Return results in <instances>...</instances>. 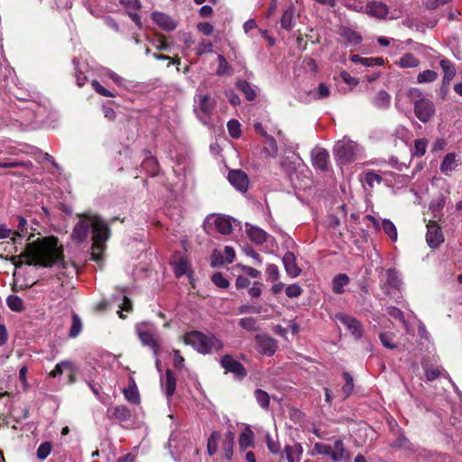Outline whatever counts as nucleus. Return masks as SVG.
I'll list each match as a JSON object with an SVG mask.
<instances>
[{"instance_id":"40","label":"nucleus","mask_w":462,"mask_h":462,"mask_svg":"<svg viewBox=\"0 0 462 462\" xmlns=\"http://www.w3.org/2000/svg\"><path fill=\"white\" fill-rule=\"evenodd\" d=\"M383 232L390 237L393 242H395L398 237V233L395 225L389 219H383L382 222Z\"/></svg>"},{"instance_id":"55","label":"nucleus","mask_w":462,"mask_h":462,"mask_svg":"<svg viewBox=\"0 0 462 462\" xmlns=\"http://www.w3.org/2000/svg\"><path fill=\"white\" fill-rule=\"evenodd\" d=\"M212 282L218 288L226 289L229 286L228 280L221 273H216L211 277Z\"/></svg>"},{"instance_id":"51","label":"nucleus","mask_w":462,"mask_h":462,"mask_svg":"<svg viewBox=\"0 0 462 462\" xmlns=\"http://www.w3.org/2000/svg\"><path fill=\"white\" fill-rule=\"evenodd\" d=\"M386 312L391 318L401 321L404 326L407 325L403 312L399 308L390 306L386 309Z\"/></svg>"},{"instance_id":"29","label":"nucleus","mask_w":462,"mask_h":462,"mask_svg":"<svg viewBox=\"0 0 462 462\" xmlns=\"http://www.w3.org/2000/svg\"><path fill=\"white\" fill-rule=\"evenodd\" d=\"M123 393L125 398L133 404L140 403V394L137 389V386L134 380H132V383L129 384L127 388L123 390Z\"/></svg>"},{"instance_id":"45","label":"nucleus","mask_w":462,"mask_h":462,"mask_svg":"<svg viewBox=\"0 0 462 462\" xmlns=\"http://www.w3.org/2000/svg\"><path fill=\"white\" fill-rule=\"evenodd\" d=\"M438 73L431 69H426L417 76V81L419 83H430L438 79Z\"/></svg>"},{"instance_id":"42","label":"nucleus","mask_w":462,"mask_h":462,"mask_svg":"<svg viewBox=\"0 0 462 462\" xmlns=\"http://www.w3.org/2000/svg\"><path fill=\"white\" fill-rule=\"evenodd\" d=\"M82 329V322L80 318L73 313L71 317V327L69 328V336L70 337H76L79 335Z\"/></svg>"},{"instance_id":"12","label":"nucleus","mask_w":462,"mask_h":462,"mask_svg":"<svg viewBox=\"0 0 462 462\" xmlns=\"http://www.w3.org/2000/svg\"><path fill=\"white\" fill-rule=\"evenodd\" d=\"M311 162L314 168L323 172L328 171L329 153L324 148H315L311 152Z\"/></svg>"},{"instance_id":"58","label":"nucleus","mask_w":462,"mask_h":462,"mask_svg":"<svg viewBox=\"0 0 462 462\" xmlns=\"http://www.w3.org/2000/svg\"><path fill=\"white\" fill-rule=\"evenodd\" d=\"M267 146L265 151L269 156L275 157L278 153V145L276 140L273 136H267Z\"/></svg>"},{"instance_id":"4","label":"nucleus","mask_w":462,"mask_h":462,"mask_svg":"<svg viewBox=\"0 0 462 462\" xmlns=\"http://www.w3.org/2000/svg\"><path fill=\"white\" fill-rule=\"evenodd\" d=\"M357 143L351 140H341L334 147L336 159L340 164H346L356 159Z\"/></svg>"},{"instance_id":"21","label":"nucleus","mask_w":462,"mask_h":462,"mask_svg":"<svg viewBox=\"0 0 462 462\" xmlns=\"http://www.w3.org/2000/svg\"><path fill=\"white\" fill-rule=\"evenodd\" d=\"M246 234L250 240L257 245H263L267 241L268 234L258 226L246 225Z\"/></svg>"},{"instance_id":"8","label":"nucleus","mask_w":462,"mask_h":462,"mask_svg":"<svg viewBox=\"0 0 462 462\" xmlns=\"http://www.w3.org/2000/svg\"><path fill=\"white\" fill-rule=\"evenodd\" d=\"M17 223V229L13 231V236L11 239L14 244H16V237L24 238L26 237L28 241H30L32 237H34L35 228H32L29 226L28 221L22 216H17L15 217Z\"/></svg>"},{"instance_id":"60","label":"nucleus","mask_w":462,"mask_h":462,"mask_svg":"<svg viewBox=\"0 0 462 462\" xmlns=\"http://www.w3.org/2000/svg\"><path fill=\"white\" fill-rule=\"evenodd\" d=\"M92 87L94 90L103 96V97H114L116 95L112 93L111 91L107 90L105 87H103L97 79H94L92 81Z\"/></svg>"},{"instance_id":"18","label":"nucleus","mask_w":462,"mask_h":462,"mask_svg":"<svg viewBox=\"0 0 462 462\" xmlns=\"http://www.w3.org/2000/svg\"><path fill=\"white\" fill-rule=\"evenodd\" d=\"M143 154L145 155V158L143 161L141 167L145 171H147L150 174V176H157L160 171V166L157 159L152 156L151 152L149 150H143Z\"/></svg>"},{"instance_id":"33","label":"nucleus","mask_w":462,"mask_h":462,"mask_svg":"<svg viewBox=\"0 0 462 462\" xmlns=\"http://www.w3.org/2000/svg\"><path fill=\"white\" fill-rule=\"evenodd\" d=\"M236 87L239 90H241L244 93L245 98L248 101H253L255 99L256 93L249 82H247L246 80H238L236 83Z\"/></svg>"},{"instance_id":"17","label":"nucleus","mask_w":462,"mask_h":462,"mask_svg":"<svg viewBox=\"0 0 462 462\" xmlns=\"http://www.w3.org/2000/svg\"><path fill=\"white\" fill-rule=\"evenodd\" d=\"M366 13L378 19H384L388 13V6L383 2H368L365 5Z\"/></svg>"},{"instance_id":"38","label":"nucleus","mask_w":462,"mask_h":462,"mask_svg":"<svg viewBox=\"0 0 462 462\" xmlns=\"http://www.w3.org/2000/svg\"><path fill=\"white\" fill-rule=\"evenodd\" d=\"M422 367L424 370L426 380L429 382H432L438 379L444 371V369L439 366L423 365Z\"/></svg>"},{"instance_id":"31","label":"nucleus","mask_w":462,"mask_h":462,"mask_svg":"<svg viewBox=\"0 0 462 462\" xmlns=\"http://www.w3.org/2000/svg\"><path fill=\"white\" fill-rule=\"evenodd\" d=\"M215 226L217 232L223 235H229L233 231L231 222L226 217H217L215 219Z\"/></svg>"},{"instance_id":"34","label":"nucleus","mask_w":462,"mask_h":462,"mask_svg":"<svg viewBox=\"0 0 462 462\" xmlns=\"http://www.w3.org/2000/svg\"><path fill=\"white\" fill-rule=\"evenodd\" d=\"M112 416L120 421H127L132 413L125 405H117L113 409Z\"/></svg>"},{"instance_id":"9","label":"nucleus","mask_w":462,"mask_h":462,"mask_svg":"<svg viewBox=\"0 0 462 462\" xmlns=\"http://www.w3.org/2000/svg\"><path fill=\"white\" fill-rule=\"evenodd\" d=\"M426 240L430 248H438L443 242L444 236L440 226L435 221L427 225Z\"/></svg>"},{"instance_id":"54","label":"nucleus","mask_w":462,"mask_h":462,"mask_svg":"<svg viewBox=\"0 0 462 462\" xmlns=\"http://www.w3.org/2000/svg\"><path fill=\"white\" fill-rule=\"evenodd\" d=\"M296 155L293 153L291 156H287L281 161V168L287 173H291L295 169Z\"/></svg>"},{"instance_id":"61","label":"nucleus","mask_w":462,"mask_h":462,"mask_svg":"<svg viewBox=\"0 0 462 462\" xmlns=\"http://www.w3.org/2000/svg\"><path fill=\"white\" fill-rule=\"evenodd\" d=\"M407 97L410 98L411 102H413V105L415 106V103L418 102V100H424L425 97H423L422 92L420 89L417 88H411L407 91Z\"/></svg>"},{"instance_id":"7","label":"nucleus","mask_w":462,"mask_h":462,"mask_svg":"<svg viewBox=\"0 0 462 462\" xmlns=\"http://www.w3.org/2000/svg\"><path fill=\"white\" fill-rule=\"evenodd\" d=\"M436 112L434 103L425 98L418 100L414 106V114L416 117L422 123H428L434 116Z\"/></svg>"},{"instance_id":"1","label":"nucleus","mask_w":462,"mask_h":462,"mask_svg":"<svg viewBox=\"0 0 462 462\" xmlns=\"http://www.w3.org/2000/svg\"><path fill=\"white\" fill-rule=\"evenodd\" d=\"M21 258H25L26 265H38L50 268L55 264H59L62 269L67 268L64 260V248L59 245V239L56 236H45L37 238L36 240L27 243L23 252L19 255L12 257V262L16 268L23 264Z\"/></svg>"},{"instance_id":"20","label":"nucleus","mask_w":462,"mask_h":462,"mask_svg":"<svg viewBox=\"0 0 462 462\" xmlns=\"http://www.w3.org/2000/svg\"><path fill=\"white\" fill-rule=\"evenodd\" d=\"M152 19L158 26L163 30L172 31L176 28V23L171 19V17L163 13H152Z\"/></svg>"},{"instance_id":"52","label":"nucleus","mask_w":462,"mask_h":462,"mask_svg":"<svg viewBox=\"0 0 462 462\" xmlns=\"http://www.w3.org/2000/svg\"><path fill=\"white\" fill-rule=\"evenodd\" d=\"M208 52H213V44L209 41L202 40L196 47V54L201 56Z\"/></svg>"},{"instance_id":"6","label":"nucleus","mask_w":462,"mask_h":462,"mask_svg":"<svg viewBox=\"0 0 462 462\" xmlns=\"http://www.w3.org/2000/svg\"><path fill=\"white\" fill-rule=\"evenodd\" d=\"M220 365L226 373H232L235 377L242 381L247 376V371L243 364L234 358L232 355L226 354L220 358Z\"/></svg>"},{"instance_id":"23","label":"nucleus","mask_w":462,"mask_h":462,"mask_svg":"<svg viewBox=\"0 0 462 462\" xmlns=\"http://www.w3.org/2000/svg\"><path fill=\"white\" fill-rule=\"evenodd\" d=\"M331 458L334 461L347 460L349 455L345 448L344 443L341 439H337L332 447Z\"/></svg>"},{"instance_id":"27","label":"nucleus","mask_w":462,"mask_h":462,"mask_svg":"<svg viewBox=\"0 0 462 462\" xmlns=\"http://www.w3.org/2000/svg\"><path fill=\"white\" fill-rule=\"evenodd\" d=\"M165 393L168 400H170L176 390V378L174 373L171 369H167L165 372Z\"/></svg>"},{"instance_id":"10","label":"nucleus","mask_w":462,"mask_h":462,"mask_svg":"<svg viewBox=\"0 0 462 462\" xmlns=\"http://www.w3.org/2000/svg\"><path fill=\"white\" fill-rule=\"evenodd\" d=\"M228 180L233 187L240 192H246L249 186L247 174L242 170H231L228 172Z\"/></svg>"},{"instance_id":"57","label":"nucleus","mask_w":462,"mask_h":462,"mask_svg":"<svg viewBox=\"0 0 462 462\" xmlns=\"http://www.w3.org/2000/svg\"><path fill=\"white\" fill-rule=\"evenodd\" d=\"M302 292L303 290L298 283L290 284L285 289V293L289 298L300 297Z\"/></svg>"},{"instance_id":"50","label":"nucleus","mask_w":462,"mask_h":462,"mask_svg":"<svg viewBox=\"0 0 462 462\" xmlns=\"http://www.w3.org/2000/svg\"><path fill=\"white\" fill-rule=\"evenodd\" d=\"M227 129L231 137L237 139L241 136V125L237 120H230L227 123Z\"/></svg>"},{"instance_id":"2","label":"nucleus","mask_w":462,"mask_h":462,"mask_svg":"<svg viewBox=\"0 0 462 462\" xmlns=\"http://www.w3.org/2000/svg\"><path fill=\"white\" fill-rule=\"evenodd\" d=\"M111 236V229L99 217L95 215L92 226V245L90 260L101 265L104 261V252L106 249V243Z\"/></svg>"},{"instance_id":"36","label":"nucleus","mask_w":462,"mask_h":462,"mask_svg":"<svg viewBox=\"0 0 462 462\" xmlns=\"http://www.w3.org/2000/svg\"><path fill=\"white\" fill-rule=\"evenodd\" d=\"M219 439L220 433L217 430L212 431L209 438L208 439L207 451L210 457L214 456L217 453Z\"/></svg>"},{"instance_id":"24","label":"nucleus","mask_w":462,"mask_h":462,"mask_svg":"<svg viewBox=\"0 0 462 462\" xmlns=\"http://www.w3.org/2000/svg\"><path fill=\"white\" fill-rule=\"evenodd\" d=\"M340 35L345 39L346 42L348 43L350 46H357L362 42L361 35L357 32L350 29L348 27H343L341 29Z\"/></svg>"},{"instance_id":"49","label":"nucleus","mask_w":462,"mask_h":462,"mask_svg":"<svg viewBox=\"0 0 462 462\" xmlns=\"http://www.w3.org/2000/svg\"><path fill=\"white\" fill-rule=\"evenodd\" d=\"M343 377L346 383L342 387V392L344 393L345 396L347 397L352 393L354 390V379L348 372H344Z\"/></svg>"},{"instance_id":"30","label":"nucleus","mask_w":462,"mask_h":462,"mask_svg":"<svg viewBox=\"0 0 462 462\" xmlns=\"http://www.w3.org/2000/svg\"><path fill=\"white\" fill-rule=\"evenodd\" d=\"M284 452L288 462H299L302 453L301 446L300 444L287 445Z\"/></svg>"},{"instance_id":"35","label":"nucleus","mask_w":462,"mask_h":462,"mask_svg":"<svg viewBox=\"0 0 462 462\" xmlns=\"http://www.w3.org/2000/svg\"><path fill=\"white\" fill-rule=\"evenodd\" d=\"M8 308L15 312H22L24 310L23 300L17 295H9L6 299Z\"/></svg>"},{"instance_id":"14","label":"nucleus","mask_w":462,"mask_h":462,"mask_svg":"<svg viewBox=\"0 0 462 462\" xmlns=\"http://www.w3.org/2000/svg\"><path fill=\"white\" fill-rule=\"evenodd\" d=\"M216 102L208 95L199 96L198 107L194 109L200 119L208 118L215 108Z\"/></svg>"},{"instance_id":"53","label":"nucleus","mask_w":462,"mask_h":462,"mask_svg":"<svg viewBox=\"0 0 462 462\" xmlns=\"http://www.w3.org/2000/svg\"><path fill=\"white\" fill-rule=\"evenodd\" d=\"M119 4L126 9V13L138 11L142 8L140 0H119Z\"/></svg>"},{"instance_id":"64","label":"nucleus","mask_w":462,"mask_h":462,"mask_svg":"<svg viewBox=\"0 0 462 462\" xmlns=\"http://www.w3.org/2000/svg\"><path fill=\"white\" fill-rule=\"evenodd\" d=\"M266 273L272 282H275L280 278L279 268L276 264L269 263L266 267Z\"/></svg>"},{"instance_id":"19","label":"nucleus","mask_w":462,"mask_h":462,"mask_svg":"<svg viewBox=\"0 0 462 462\" xmlns=\"http://www.w3.org/2000/svg\"><path fill=\"white\" fill-rule=\"evenodd\" d=\"M439 66L443 70L442 85L448 87L457 73L455 64L445 58L439 61Z\"/></svg>"},{"instance_id":"62","label":"nucleus","mask_w":462,"mask_h":462,"mask_svg":"<svg viewBox=\"0 0 462 462\" xmlns=\"http://www.w3.org/2000/svg\"><path fill=\"white\" fill-rule=\"evenodd\" d=\"M365 181L370 188H373L374 181L381 183L383 181V178L374 171H367L365 175Z\"/></svg>"},{"instance_id":"43","label":"nucleus","mask_w":462,"mask_h":462,"mask_svg":"<svg viewBox=\"0 0 462 462\" xmlns=\"http://www.w3.org/2000/svg\"><path fill=\"white\" fill-rule=\"evenodd\" d=\"M254 395L257 401V403L263 408V409H268L270 404V396L269 394L262 390V389H256L254 393Z\"/></svg>"},{"instance_id":"59","label":"nucleus","mask_w":462,"mask_h":462,"mask_svg":"<svg viewBox=\"0 0 462 462\" xmlns=\"http://www.w3.org/2000/svg\"><path fill=\"white\" fill-rule=\"evenodd\" d=\"M218 60V67L217 69V74L219 76L225 75L228 73V70L231 69L228 62L225 59L223 55L217 56Z\"/></svg>"},{"instance_id":"15","label":"nucleus","mask_w":462,"mask_h":462,"mask_svg":"<svg viewBox=\"0 0 462 462\" xmlns=\"http://www.w3.org/2000/svg\"><path fill=\"white\" fill-rule=\"evenodd\" d=\"M138 337L143 345L149 346L155 357H158L161 352V346L158 339L154 334L150 330H143L140 328H137Z\"/></svg>"},{"instance_id":"28","label":"nucleus","mask_w":462,"mask_h":462,"mask_svg":"<svg viewBox=\"0 0 462 462\" xmlns=\"http://www.w3.org/2000/svg\"><path fill=\"white\" fill-rule=\"evenodd\" d=\"M386 284L395 290H400L402 286V280L399 277L398 272L395 269H387L384 273Z\"/></svg>"},{"instance_id":"56","label":"nucleus","mask_w":462,"mask_h":462,"mask_svg":"<svg viewBox=\"0 0 462 462\" xmlns=\"http://www.w3.org/2000/svg\"><path fill=\"white\" fill-rule=\"evenodd\" d=\"M226 261L224 259V254L221 251L214 250L210 256V265L212 267H218L224 265Z\"/></svg>"},{"instance_id":"25","label":"nucleus","mask_w":462,"mask_h":462,"mask_svg":"<svg viewBox=\"0 0 462 462\" xmlns=\"http://www.w3.org/2000/svg\"><path fill=\"white\" fill-rule=\"evenodd\" d=\"M371 102L378 109H386L390 106L391 96L385 90H380Z\"/></svg>"},{"instance_id":"11","label":"nucleus","mask_w":462,"mask_h":462,"mask_svg":"<svg viewBox=\"0 0 462 462\" xmlns=\"http://www.w3.org/2000/svg\"><path fill=\"white\" fill-rule=\"evenodd\" d=\"M256 347L260 354L272 356L274 355L277 344L276 340L269 336L257 335L255 337Z\"/></svg>"},{"instance_id":"32","label":"nucleus","mask_w":462,"mask_h":462,"mask_svg":"<svg viewBox=\"0 0 462 462\" xmlns=\"http://www.w3.org/2000/svg\"><path fill=\"white\" fill-rule=\"evenodd\" d=\"M238 442L239 448L242 450L254 447V432L250 429H246L240 434Z\"/></svg>"},{"instance_id":"63","label":"nucleus","mask_w":462,"mask_h":462,"mask_svg":"<svg viewBox=\"0 0 462 462\" xmlns=\"http://www.w3.org/2000/svg\"><path fill=\"white\" fill-rule=\"evenodd\" d=\"M361 64L365 67L383 66L384 60L382 57L363 58Z\"/></svg>"},{"instance_id":"22","label":"nucleus","mask_w":462,"mask_h":462,"mask_svg":"<svg viewBox=\"0 0 462 462\" xmlns=\"http://www.w3.org/2000/svg\"><path fill=\"white\" fill-rule=\"evenodd\" d=\"M457 166V161L456 153L448 152L444 156V158L440 163L439 170L446 176H449L450 173L453 171H455Z\"/></svg>"},{"instance_id":"47","label":"nucleus","mask_w":462,"mask_h":462,"mask_svg":"<svg viewBox=\"0 0 462 462\" xmlns=\"http://www.w3.org/2000/svg\"><path fill=\"white\" fill-rule=\"evenodd\" d=\"M52 445L50 441H45L42 443L36 452L37 458L40 460H44L50 455L51 451Z\"/></svg>"},{"instance_id":"13","label":"nucleus","mask_w":462,"mask_h":462,"mask_svg":"<svg viewBox=\"0 0 462 462\" xmlns=\"http://www.w3.org/2000/svg\"><path fill=\"white\" fill-rule=\"evenodd\" d=\"M336 317L343 325H345L349 329V331L356 339H360L362 337L363 326L358 319L342 313L337 314Z\"/></svg>"},{"instance_id":"3","label":"nucleus","mask_w":462,"mask_h":462,"mask_svg":"<svg viewBox=\"0 0 462 462\" xmlns=\"http://www.w3.org/2000/svg\"><path fill=\"white\" fill-rule=\"evenodd\" d=\"M183 340L186 345L192 346L195 350L203 355L209 354L213 349L221 350L224 346L223 342L214 335L207 336L199 330L187 332Z\"/></svg>"},{"instance_id":"39","label":"nucleus","mask_w":462,"mask_h":462,"mask_svg":"<svg viewBox=\"0 0 462 462\" xmlns=\"http://www.w3.org/2000/svg\"><path fill=\"white\" fill-rule=\"evenodd\" d=\"M294 8L292 6L288 7L282 14L281 18V26L289 31L292 28Z\"/></svg>"},{"instance_id":"46","label":"nucleus","mask_w":462,"mask_h":462,"mask_svg":"<svg viewBox=\"0 0 462 462\" xmlns=\"http://www.w3.org/2000/svg\"><path fill=\"white\" fill-rule=\"evenodd\" d=\"M382 345L388 349H395L397 346L393 342L394 334L391 332H382L379 334Z\"/></svg>"},{"instance_id":"16","label":"nucleus","mask_w":462,"mask_h":462,"mask_svg":"<svg viewBox=\"0 0 462 462\" xmlns=\"http://www.w3.org/2000/svg\"><path fill=\"white\" fill-rule=\"evenodd\" d=\"M282 263L287 274L291 278L298 277L301 269L296 263V256L292 252H286L282 257Z\"/></svg>"},{"instance_id":"48","label":"nucleus","mask_w":462,"mask_h":462,"mask_svg":"<svg viewBox=\"0 0 462 462\" xmlns=\"http://www.w3.org/2000/svg\"><path fill=\"white\" fill-rule=\"evenodd\" d=\"M428 141L426 139H417L414 141V150L412 152L413 156L421 157L426 152Z\"/></svg>"},{"instance_id":"44","label":"nucleus","mask_w":462,"mask_h":462,"mask_svg":"<svg viewBox=\"0 0 462 462\" xmlns=\"http://www.w3.org/2000/svg\"><path fill=\"white\" fill-rule=\"evenodd\" d=\"M72 363L70 361H62L57 364L52 371L50 372V377H57L63 374L64 371H70Z\"/></svg>"},{"instance_id":"41","label":"nucleus","mask_w":462,"mask_h":462,"mask_svg":"<svg viewBox=\"0 0 462 462\" xmlns=\"http://www.w3.org/2000/svg\"><path fill=\"white\" fill-rule=\"evenodd\" d=\"M238 324L242 328L245 329L246 331L253 332L259 330L257 320L254 317L242 318L239 319Z\"/></svg>"},{"instance_id":"5","label":"nucleus","mask_w":462,"mask_h":462,"mask_svg":"<svg viewBox=\"0 0 462 462\" xmlns=\"http://www.w3.org/2000/svg\"><path fill=\"white\" fill-rule=\"evenodd\" d=\"M79 217L82 218L77 222L71 233V238L79 244L87 239L90 228L92 229L95 215L83 214Z\"/></svg>"},{"instance_id":"26","label":"nucleus","mask_w":462,"mask_h":462,"mask_svg":"<svg viewBox=\"0 0 462 462\" xmlns=\"http://www.w3.org/2000/svg\"><path fill=\"white\" fill-rule=\"evenodd\" d=\"M350 282L349 277L346 273H339L332 280V291L336 294H342L345 291V286Z\"/></svg>"},{"instance_id":"37","label":"nucleus","mask_w":462,"mask_h":462,"mask_svg":"<svg viewBox=\"0 0 462 462\" xmlns=\"http://www.w3.org/2000/svg\"><path fill=\"white\" fill-rule=\"evenodd\" d=\"M402 68H415L420 60L411 53H406L396 62Z\"/></svg>"}]
</instances>
